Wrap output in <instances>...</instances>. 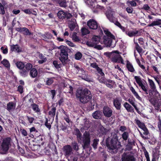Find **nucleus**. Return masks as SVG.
Returning <instances> with one entry per match:
<instances>
[{
	"label": "nucleus",
	"instance_id": "nucleus-1",
	"mask_svg": "<svg viewBox=\"0 0 161 161\" xmlns=\"http://www.w3.org/2000/svg\"><path fill=\"white\" fill-rule=\"evenodd\" d=\"M76 97L79 98L80 101L82 103H86L92 98L91 92L87 89L83 90L78 89L76 93Z\"/></svg>",
	"mask_w": 161,
	"mask_h": 161
},
{
	"label": "nucleus",
	"instance_id": "nucleus-2",
	"mask_svg": "<svg viewBox=\"0 0 161 161\" xmlns=\"http://www.w3.org/2000/svg\"><path fill=\"white\" fill-rule=\"evenodd\" d=\"M104 32L106 35L104 36L103 41H101V43L104 44L107 47H113L115 45L112 44V40L114 39L115 37L107 29L104 30Z\"/></svg>",
	"mask_w": 161,
	"mask_h": 161
},
{
	"label": "nucleus",
	"instance_id": "nucleus-3",
	"mask_svg": "<svg viewBox=\"0 0 161 161\" xmlns=\"http://www.w3.org/2000/svg\"><path fill=\"white\" fill-rule=\"evenodd\" d=\"M108 139L107 140L106 144L109 149V151L111 153L116 152L117 148L119 147L118 145H119V143L118 141L116 136L115 135L114 136V138L111 139L110 144L108 142Z\"/></svg>",
	"mask_w": 161,
	"mask_h": 161
},
{
	"label": "nucleus",
	"instance_id": "nucleus-4",
	"mask_svg": "<svg viewBox=\"0 0 161 161\" xmlns=\"http://www.w3.org/2000/svg\"><path fill=\"white\" fill-rule=\"evenodd\" d=\"M114 12L112 10H108L106 13V15L107 18L112 22L114 23L116 26L119 27L123 31H125V27L122 26L120 23L115 20V18L113 17V15Z\"/></svg>",
	"mask_w": 161,
	"mask_h": 161
},
{
	"label": "nucleus",
	"instance_id": "nucleus-5",
	"mask_svg": "<svg viewBox=\"0 0 161 161\" xmlns=\"http://www.w3.org/2000/svg\"><path fill=\"white\" fill-rule=\"evenodd\" d=\"M121 53L117 50L113 51L111 53L112 61L114 63H121L124 64L123 60L120 55Z\"/></svg>",
	"mask_w": 161,
	"mask_h": 161
},
{
	"label": "nucleus",
	"instance_id": "nucleus-6",
	"mask_svg": "<svg viewBox=\"0 0 161 161\" xmlns=\"http://www.w3.org/2000/svg\"><path fill=\"white\" fill-rule=\"evenodd\" d=\"M85 3L92 9L94 12L96 13L97 10H95L96 9H99L102 10H104V7L103 6L98 5L95 0H84Z\"/></svg>",
	"mask_w": 161,
	"mask_h": 161
},
{
	"label": "nucleus",
	"instance_id": "nucleus-7",
	"mask_svg": "<svg viewBox=\"0 0 161 161\" xmlns=\"http://www.w3.org/2000/svg\"><path fill=\"white\" fill-rule=\"evenodd\" d=\"M100 38L99 36H94L91 41L86 42V44L89 47H94L97 48L98 49H101L102 48L101 46L97 45L100 42Z\"/></svg>",
	"mask_w": 161,
	"mask_h": 161
},
{
	"label": "nucleus",
	"instance_id": "nucleus-8",
	"mask_svg": "<svg viewBox=\"0 0 161 161\" xmlns=\"http://www.w3.org/2000/svg\"><path fill=\"white\" fill-rule=\"evenodd\" d=\"M81 140H82L84 143L83 148L88 147L90 146L91 142V136L89 132H85L83 134V136L82 137Z\"/></svg>",
	"mask_w": 161,
	"mask_h": 161
},
{
	"label": "nucleus",
	"instance_id": "nucleus-9",
	"mask_svg": "<svg viewBox=\"0 0 161 161\" xmlns=\"http://www.w3.org/2000/svg\"><path fill=\"white\" fill-rule=\"evenodd\" d=\"M135 79L139 86L141 87L145 93L147 95L148 94L149 92L147 90V87L145 86L146 83L142 81L141 78L139 76H135Z\"/></svg>",
	"mask_w": 161,
	"mask_h": 161
},
{
	"label": "nucleus",
	"instance_id": "nucleus-10",
	"mask_svg": "<svg viewBox=\"0 0 161 161\" xmlns=\"http://www.w3.org/2000/svg\"><path fill=\"white\" fill-rule=\"evenodd\" d=\"M135 121L138 127L143 131V134L145 135H147L149 133L148 131L145 126L144 123L137 119H135Z\"/></svg>",
	"mask_w": 161,
	"mask_h": 161
},
{
	"label": "nucleus",
	"instance_id": "nucleus-11",
	"mask_svg": "<svg viewBox=\"0 0 161 161\" xmlns=\"http://www.w3.org/2000/svg\"><path fill=\"white\" fill-rule=\"evenodd\" d=\"M63 150L66 157L69 156L73 153L72 148L69 145H67L64 146L63 147Z\"/></svg>",
	"mask_w": 161,
	"mask_h": 161
},
{
	"label": "nucleus",
	"instance_id": "nucleus-12",
	"mask_svg": "<svg viewBox=\"0 0 161 161\" xmlns=\"http://www.w3.org/2000/svg\"><path fill=\"white\" fill-rule=\"evenodd\" d=\"M10 143V140L9 139H6L4 140L2 145V149L4 152L3 153L6 152L8 149L9 145Z\"/></svg>",
	"mask_w": 161,
	"mask_h": 161
},
{
	"label": "nucleus",
	"instance_id": "nucleus-13",
	"mask_svg": "<svg viewBox=\"0 0 161 161\" xmlns=\"http://www.w3.org/2000/svg\"><path fill=\"white\" fill-rule=\"evenodd\" d=\"M87 25L91 29H96L97 27V25L96 21L93 19L89 20L87 23Z\"/></svg>",
	"mask_w": 161,
	"mask_h": 161
},
{
	"label": "nucleus",
	"instance_id": "nucleus-14",
	"mask_svg": "<svg viewBox=\"0 0 161 161\" xmlns=\"http://www.w3.org/2000/svg\"><path fill=\"white\" fill-rule=\"evenodd\" d=\"M122 161H136L134 157L131 155H126L124 153L122 156Z\"/></svg>",
	"mask_w": 161,
	"mask_h": 161
},
{
	"label": "nucleus",
	"instance_id": "nucleus-15",
	"mask_svg": "<svg viewBox=\"0 0 161 161\" xmlns=\"http://www.w3.org/2000/svg\"><path fill=\"white\" fill-rule=\"evenodd\" d=\"M103 112L104 116L107 117H110L112 113V110L107 106L104 107Z\"/></svg>",
	"mask_w": 161,
	"mask_h": 161
},
{
	"label": "nucleus",
	"instance_id": "nucleus-16",
	"mask_svg": "<svg viewBox=\"0 0 161 161\" xmlns=\"http://www.w3.org/2000/svg\"><path fill=\"white\" fill-rule=\"evenodd\" d=\"M125 32L126 35L130 37H132L136 36L138 33V31H131L125 29V31H123Z\"/></svg>",
	"mask_w": 161,
	"mask_h": 161
},
{
	"label": "nucleus",
	"instance_id": "nucleus-17",
	"mask_svg": "<svg viewBox=\"0 0 161 161\" xmlns=\"http://www.w3.org/2000/svg\"><path fill=\"white\" fill-rule=\"evenodd\" d=\"M25 67L26 70H23L20 72L21 75L24 76H25L27 74L28 71L31 68L32 65L30 63H27L25 65Z\"/></svg>",
	"mask_w": 161,
	"mask_h": 161
},
{
	"label": "nucleus",
	"instance_id": "nucleus-18",
	"mask_svg": "<svg viewBox=\"0 0 161 161\" xmlns=\"http://www.w3.org/2000/svg\"><path fill=\"white\" fill-rule=\"evenodd\" d=\"M121 101V99L120 98H116L114 99V105L117 109H120Z\"/></svg>",
	"mask_w": 161,
	"mask_h": 161
},
{
	"label": "nucleus",
	"instance_id": "nucleus-19",
	"mask_svg": "<svg viewBox=\"0 0 161 161\" xmlns=\"http://www.w3.org/2000/svg\"><path fill=\"white\" fill-rule=\"evenodd\" d=\"M153 101L154 100L152 99L150 100V103L154 106L155 109L157 110L161 111V104Z\"/></svg>",
	"mask_w": 161,
	"mask_h": 161
},
{
	"label": "nucleus",
	"instance_id": "nucleus-20",
	"mask_svg": "<svg viewBox=\"0 0 161 161\" xmlns=\"http://www.w3.org/2000/svg\"><path fill=\"white\" fill-rule=\"evenodd\" d=\"M16 106L15 103L10 102L7 104V110L9 112L13 111L15 109Z\"/></svg>",
	"mask_w": 161,
	"mask_h": 161
},
{
	"label": "nucleus",
	"instance_id": "nucleus-21",
	"mask_svg": "<svg viewBox=\"0 0 161 161\" xmlns=\"http://www.w3.org/2000/svg\"><path fill=\"white\" fill-rule=\"evenodd\" d=\"M16 30L17 31L22 33L25 35H27L31 34V33L29 31V30L26 28L18 27L17 28Z\"/></svg>",
	"mask_w": 161,
	"mask_h": 161
},
{
	"label": "nucleus",
	"instance_id": "nucleus-22",
	"mask_svg": "<svg viewBox=\"0 0 161 161\" xmlns=\"http://www.w3.org/2000/svg\"><path fill=\"white\" fill-rule=\"evenodd\" d=\"M69 27L71 31L73 30L75 28L76 29H77L78 26L76 24V20L75 19H73L70 22L69 25Z\"/></svg>",
	"mask_w": 161,
	"mask_h": 161
},
{
	"label": "nucleus",
	"instance_id": "nucleus-23",
	"mask_svg": "<svg viewBox=\"0 0 161 161\" xmlns=\"http://www.w3.org/2000/svg\"><path fill=\"white\" fill-rule=\"evenodd\" d=\"M102 115V113L100 111H96L92 114L93 117L96 119H99L101 118Z\"/></svg>",
	"mask_w": 161,
	"mask_h": 161
},
{
	"label": "nucleus",
	"instance_id": "nucleus-24",
	"mask_svg": "<svg viewBox=\"0 0 161 161\" xmlns=\"http://www.w3.org/2000/svg\"><path fill=\"white\" fill-rule=\"evenodd\" d=\"M54 2L58 3L61 7H65L67 5L66 2L64 0H53Z\"/></svg>",
	"mask_w": 161,
	"mask_h": 161
},
{
	"label": "nucleus",
	"instance_id": "nucleus-25",
	"mask_svg": "<svg viewBox=\"0 0 161 161\" xmlns=\"http://www.w3.org/2000/svg\"><path fill=\"white\" fill-rule=\"evenodd\" d=\"M124 106L128 112H134V109L128 103L126 102L124 104Z\"/></svg>",
	"mask_w": 161,
	"mask_h": 161
},
{
	"label": "nucleus",
	"instance_id": "nucleus-26",
	"mask_svg": "<svg viewBox=\"0 0 161 161\" xmlns=\"http://www.w3.org/2000/svg\"><path fill=\"white\" fill-rule=\"evenodd\" d=\"M148 81L149 86L151 90H155L156 88V86L153 80L148 78Z\"/></svg>",
	"mask_w": 161,
	"mask_h": 161
},
{
	"label": "nucleus",
	"instance_id": "nucleus-27",
	"mask_svg": "<svg viewBox=\"0 0 161 161\" xmlns=\"http://www.w3.org/2000/svg\"><path fill=\"white\" fill-rule=\"evenodd\" d=\"M38 57L40 60L38 61V63L40 64H42L45 62L47 61V58L42 54H38Z\"/></svg>",
	"mask_w": 161,
	"mask_h": 161
},
{
	"label": "nucleus",
	"instance_id": "nucleus-28",
	"mask_svg": "<svg viewBox=\"0 0 161 161\" xmlns=\"http://www.w3.org/2000/svg\"><path fill=\"white\" fill-rule=\"evenodd\" d=\"M11 51H15L16 52H19L21 50L17 45L11 46Z\"/></svg>",
	"mask_w": 161,
	"mask_h": 161
},
{
	"label": "nucleus",
	"instance_id": "nucleus-29",
	"mask_svg": "<svg viewBox=\"0 0 161 161\" xmlns=\"http://www.w3.org/2000/svg\"><path fill=\"white\" fill-rule=\"evenodd\" d=\"M130 90L137 99L139 100H142L141 98L139 96L137 93L135 91L133 87H130Z\"/></svg>",
	"mask_w": 161,
	"mask_h": 161
},
{
	"label": "nucleus",
	"instance_id": "nucleus-30",
	"mask_svg": "<svg viewBox=\"0 0 161 161\" xmlns=\"http://www.w3.org/2000/svg\"><path fill=\"white\" fill-rule=\"evenodd\" d=\"M66 47L65 46H60L59 47V49H61V52L60 55L62 54L63 55H68V53L66 51Z\"/></svg>",
	"mask_w": 161,
	"mask_h": 161
},
{
	"label": "nucleus",
	"instance_id": "nucleus-31",
	"mask_svg": "<svg viewBox=\"0 0 161 161\" xmlns=\"http://www.w3.org/2000/svg\"><path fill=\"white\" fill-rule=\"evenodd\" d=\"M126 67L128 70L130 72H133L135 70L133 65L130 62H127Z\"/></svg>",
	"mask_w": 161,
	"mask_h": 161
},
{
	"label": "nucleus",
	"instance_id": "nucleus-32",
	"mask_svg": "<svg viewBox=\"0 0 161 161\" xmlns=\"http://www.w3.org/2000/svg\"><path fill=\"white\" fill-rule=\"evenodd\" d=\"M74 134L76 135L77 138L78 140L79 141V140H81L82 137L81 136V134L79 130L76 129L75 130Z\"/></svg>",
	"mask_w": 161,
	"mask_h": 161
},
{
	"label": "nucleus",
	"instance_id": "nucleus-33",
	"mask_svg": "<svg viewBox=\"0 0 161 161\" xmlns=\"http://www.w3.org/2000/svg\"><path fill=\"white\" fill-rule=\"evenodd\" d=\"M1 63L6 68H9L10 67V64L9 61L6 59H3L1 61Z\"/></svg>",
	"mask_w": 161,
	"mask_h": 161
},
{
	"label": "nucleus",
	"instance_id": "nucleus-34",
	"mask_svg": "<svg viewBox=\"0 0 161 161\" xmlns=\"http://www.w3.org/2000/svg\"><path fill=\"white\" fill-rule=\"evenodd\" d=\"M58 16L60 19H63L65 17V13L63 11H60L58 13Z\"/></svg>",
	"mask_w": 161,
	"mask_h": 161
},
{
	"label": "nucleus",
	"instance_id": "nucleus-35",
	"mask_svg": "<svg viewBox=\"0 0 161 161\" xmlns=\"http://www.w3.org/2000/svg\"><path fill=\"white\" fill-rule=\"evenodd\" d=\"M30 75L33 78H34L37 75V72L36 69L34 68L32 69L31 70Z\"/></svg>",
	"mask_w": 161,
	"mask_h": 161
},
{
	"label": "nucleus",
	"instance_id": "nucleus-36",
	"mask_svg": "<svg viewBox=\"0 0 161 161\" xmlns=\"http://www.w3.org/2000/svg\"><path fill=\"white\" fill-rule=\"evenodd\" d=\"M31 108L36 112H40V109L38 108V106L35 104H33L31 105Z\"/></svg>",
	"mask_w": 161,
	"mask_h": 161
},
{
	"label": "nucleus",
	"instance_id": "nucleus-37",
	"mask_svg": "<svg viewBox=\"0 0 161 161\" xmlns=\"http://www.w3.org/2000/svg\"><path fill=\"white\" fill-rule=\"evenodd\" d=\"M15 64L17 67L20 69H23L25 67L24 64L21 62H18Z\"/></svg>",
	"mask_w": 161,
	"mask_h": 161
},
{
	"label": "nucleus",
	"instance_id": "nucleus-38",
	"mask_svg": "<svg viewBox=\"0 0 161 161\" xmlns=\"http://www.w3.org/2000/svg\"><path fill=\"white\" fill-rule=\"evenodd\" d=\"M60 55V57L59 58L60 60L63 63L66 60L68 59V55H63L62 54Z\"/></svg>",
	"mask_w": 161,
	"mask_h": 161
},
{
	"label": "nucleus",
	"instance_id": "nucleus-39",
	"mask_svg": "<svg viewBox=\"0 0 161 161\" xmlns=\"http://www.w3.org/2000/svg\"><path fill=\"white\" fill-rule=\"evenodd\" d=\"M128 101L134 107L135 109L137 111L138 110V109L137 107L136 104L135 103L134 100H132L131 99H128Z\"/></svg>",
	"mask_w": 161,
	"mask_h": 161
},
{
	"label": "nucleus",
	"instance_id": "nucleus-40",
	"mask_svg": "<svg viewBox=\"0 0 161 161\" xmlns=\"http://www.w3.org/2000/svg\"><path fill=\"white\" fill-rule=\"evenodd\" d=\"M156 81L157 82L158 85L160 84V81L161 80V76L158 75L154 76L153 77Z\"/></svg>",
	"mask_w": 161,
	"mask_h": 161
},
{
	"label": "nucleus",
	"instance_id": "nucleus-41",
	"mask_svg": "<svg viewBox=\"0 0 161 161\" xmlns=\"http://www.w3.org/2000/svg\"><path fill=\"white\" fill-rule=\"evenodd\" d=\"M75 67L78 70V72L79 73L83 75L85 71L82 69L80 68L77 65H75Z\"/></svg>",
	"mask_w": 161,
	"mask_h": 161
},
{
	"label": "nucleus",
	"instance_id": "nucleus-42",
	"mask_svg": "<svg viewBox=\"0 0 161 161\" xmlns=\"http://www.w3.org/2000/svg\"><path fill=\"white\" fill-rule=\"evenodd\" d=\"M56 110V109L55 108H52L49 112V114L54 117L55 114Z\"/></svg>",
	"mask_w": 161,
	"mask_h": 161
},
{
	"label": "nucleus",
	"instance_id": "nucleus-43",
	"mask_svg": "<svg viewBox=\"0 0 161 161\" xmlns=\"http://www.w3.org/2000/svg\"><path fill=\"white\" fill-rule=\"evenodd\" d=\"M152 90V93L155 97H157L160 96V94L157 91L156 88L155 90Z\"/></svg>",
	"mask_w": 161,
	"mask_h": 161
},
{
	"label": "nucleus",
	"instance_id": "nucleus-44",
	"mask_svg": "<svg viewBox=\"0 0 161 161\" xmlns=\"http://www.w3.org/2000/svg\"><path fill=\"white\" fill-rule=\"evenodd\" d=\"M105 82L106 83H104V84H106L108 87L110 88H111L112 87V86H113L111 84H110L109 83H113L114 82L112 80H107V81H106Z\"/></svg>",
	"mask_w": 161,
	"mask_h": 161
},
{
	"label": "nucleus",
	"instance_id": "nucleus-45",
	"mask_svg": "<svg viewBox=\"0 0 161 161\" xmlns=\"http://www.w3.org/2000/svg\"><path fill=\"white\" fill-rule=\"evenodd\" d=\"M81 32L83 35H85L89 33V31L85 28H83L81 29Z\"/></svg>",
	"mask_w": 161,
	"mask_h": 161
},
{
	"label": "nucleus",
	"instance_id": "nucleus-46",
	"mask_svg": "<svg viewBox=\"0 0 161 161\" xmlns=\"http://www.w3.org/2000/svg\"><path fill=\"white\" fill-rule=\"evenodd\" d=\"M98 80L100 82L103 83H106L105 82L107 81V80H105V79L104 75H101V76H99L98 78Z\"/></svg>",
	"mask_w": 161,
	"mask_h": 161
},
{
	"label": "nucleus",
	"instance_id": "nucleus-47",
	"mask_svg": "<svg viewBox=\"0 0 161 161\" xmlns=\"http://www.w3.org/2000/svg\"><path fill=\"white\" fill-rule=\"evenodd\" d=\"M72 146L73 149L76 151L78 150L79 148L77 143L76 142H72Z\"/></svg>",
	"mask_w": 161,
	"mask_h": 161
},
{
	"label": "nucleus",
	"instance_id": "nucleus-48",
	"mask_svg": "<svg viewBox=\"0 0 161 161\" xmlns=\"http://www.w3.org/2000/svg\"><path fill=\"white\" fill-rule=\"evenodd\" d=\"M128 136V133L127 132H124L122 135V138L125 140H126Z\"/></svg>",
	"mask_w": 161,
	"mask_h": 161
},
{
	"label": "nucleus",
	"instance_id": "nucleus-49",
	"mask_svg": "<svg viewBox=\"0 0 161 161\" xmlns=\"http://www.w3.org/2000/svg\"><path fill=\"white\" fill-rule=\"evenodd\" d=\"M72 39L75 41H78L79 40L78 37L76 35V33H74L72 35Z\"/></svg>",
	"mask_w": 161,
	"mask_h": 161
},
{
	"label": "nucleus",
	"instance_id": "nucleus-50",
	"mask_svg": "<svg viewBox=\"0 0 161 161\" xmlns=\"http://www.w3.org/2000/svg\"><path fill=\"white\" fill-rule=\"evenodd\" d=\"M82 57V54L80 52H77L75 54V58L76 60L80 59Z\"/></svg>",
	"mask_w": 161,
	"mask_h": 161
},
{
	"label": "nucleus",
	"instance_id": "nucleus-51",
	"mask_svg": "<svg viewBox=\"0 0 161 161\" xmlns=\"http://www.w3.org/2000/svg\"><path fill=\"white\" fill-rule=\"evenodd\" d=\"M137 0H130V1L128 2L132 6H136V1Z\"/></svg>",
	"mask_w": 161,
	"mask_h": 161
},
{
	"label": "nucleus",
	"instance_id": "nucleus-52",
	"mask_svg": "<svg viewBox=\"0 0 161 161\" xmlns=\"http://www.w3.org/2000/svg\"><path fill=\"white\" fill-rule=\"evenodd\" d=\"M99 140L96 139H94L93 140V144L92 146L94 149H96L97 148V146Z\"/></svg>",
	"mask_w": 161,
	"mask_h": 161
},
{
	"label": "nucleus",
	"instance_id": "nucleus-53",
	"mask_svg": "<svg viewBox=\"0 0 161 161\" xmlns=\"http://www.w3.org/2000/svg\"><path fill=\"white\" fill-rule=\"evenodd\" d=\"M5 13L4 7L2 4L0 3V14H4Z\"/></svg>",
	"mask_w": 161,
	"mask_h": 161
},
{
	"label": "nucleus",
	"instance_id": "nucleus-54",
	"mask_svg": "<svg viewBox=\"0 0 161 161\" xmlns=\"http://www.w3.org/2000/svg\"><path fill=\"white\" fill-rule=\"evenodd\" d=\"M1 50L2 51L3 53V54H6L8 52V49L7 47H2L1 48Z\"/></svg>",
	"mask_w": 161,
	"mask_h": 161
},
{
	"label": "nucleus",
	"instance_id": "nucleus-55",
	"mask_svg": "<svg viewBox=\"0 0 161 161\" xmlns=\"http://www.w3.org/2000/svg\"><path fill=\"white\" fill-rule=\"evenodd\" d=\"M154 26L161 25V20L158 19L153 22Z\"/></svg>",
	"mask_w": 161,
	"mask_h": 161
},
{
	"label": "nucleus",
	"instance_id": "nucleus-56",
	"mask_svg": "<svg viewBox=\"0 0 161 161\" xmlns=\"http://www.w3.org/2000/svg\"><path fill=\"white\" fill-rule=\"evenodd\" d=\"M53 80L52 78L47 79L46 81V84L48 85H50L53 82Z\"/></svg>",
	"mask_w": 161,
	"mask_h": 161
},
{
	"label": "nucleus",
	"instance_id": "nucleus-57",
	"mask_svg": "<svg viewBox=\"0 0 161 161\" xmlns=\"http://www.w3.org/2000/svg\"><path fill=\"white\" fill-rule=\"evenodd\" d=\"M134 42L136 44V49L137 50V51L139 53H140L142 52V49L140 47L139 45H138V44L137 42H135V39H134Z\"/></svg>",
	"mask_w": 161,
	"mask_h": 161
},
{
	"label": "nucleus",
	"instance_id": "nucleus-58",
	"mask_svg": "<svg viewBox=\"0 0 161 161\" xmlns=\"http://www.w3.org/2000/svg\"><path fill=\"white\" fill-rule=\"evenodd\" d=\"M144 152L145 157L147 159V161H150L149 155L148 152L145 150Z\"/></svg>",
	"mask_w": 161,
	"mask_h": 161
},
{
	"label": "nucleus",
	"instance_id": "nucleus-59",
	"mask_svg": "<svg viewBox=\"0 0 161 161\" xmlns=\"http://www.w3.org/2000/svg\"><path fill=\"white\" fill-rule=\"evenodd\" d=\"M64 87H66L65 86H64ZM67 88H69V93L70 94H72L73 93V87L71 86H70L69 85H68L67 86H66Z\"/></svg>",
	"mask_w": 161,
	"mask_h": 161
},
{
	"label": "nucleus",
	"instance_id": "nucleus-60",
	"mask_svg": "<svg viewBox=\"0 0 161 161\" xmlns=\"http://www.w3.org/2000/svg\"><path fill=\"white\" fill-rule=\"evenodd\" d=\"M96 70L97 71L98 73L100 75L103 76L104 75V74L103 72L102 69L99 67L97 68L96 69Z\"/></svg>",
	"mask_w": 161,
	"mask_h": 161
},
{
	"label": "nucleus",
	"instance_id": "nucleus-61",
	"mask_svg": "<svg viewBox=\"0 0 161 161\" xmlns=\"http://www.w3.org/2000/svg\"><path fill=\"white\" fill-rule=\"evenodd\" d=\"M20 131L21 132L22 134L24 136H26L27 135V133L26 131L22 129H20Z\"/></svg>",
	"mask_w": 161,
	"mask_h": 161
},
{
	"label": "nucleus",
	"instance_id": "nucleus-62",
	"mask_svg": "<svg viewBox=\"0 0 161 161\" xmlns=\"http://www.w3.org/2000/svg\"><path fill=\"white\" fill-rule=\"evenodd\" d=\"M26 118L29 122L31 124L32 123L34 120V118L33 117H30L29 116H27Z\"/></svg>",
	"mask_w": 161,
	"mask_h": 161
},
{
	"label": "nucleus",
	"instance_id": "nucleus-63",
	"mask_svg": "<svg viewBox=\"0 0 161 161\" xmlns=\"http://www.w3.org/2000/svg\"><path fill=\"white\" fill-rule=\"evenodd\" d=\"M66 42L67 44H68L70 47H74L75 46V45H74V44L70 41L67 40L66 41Z\"/></svg>",
	"mask_w": 161,
	"mask_h": 161
},
{
	"label": "nucleus",
	"instance_id": "nucleus-64",
	"mask_svg": "<svg viewBox=\"0 0 161 161\" xmlns=\"http://www.w3.org/2000/svg\"><path fill=\"white\" fill-rule=\"evenodd\" d=\"M91 66L92 68H95L96 69L99 67L97 65L94 63L91 64Z\"/></svg>",
	"mask_w": 161,
	"mask_h": 161
}]
</instances>
